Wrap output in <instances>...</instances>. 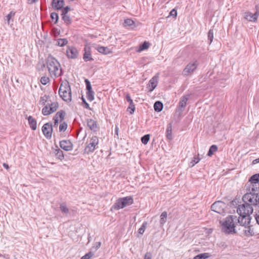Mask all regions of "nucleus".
<instances>
[{"mask_svg":"<svg viewBox=\"0 0 259 259\" xmlns=\"http://www.w3.org/2000/svg\"><path fill=\"white\" fill-rule=\"evenodd\" d=\"M59 94L60 97L65 101L69 102L71 101V92L69 82H63L59 88Z\"/></svg>","mask_w":259,"mask_h":259,"instance_id":"nucleus-3","label":"nucleus"},{"mask_svg":"<svg viewBox=\"0 0 259 259\" xmlns=\"http://www.w3.org/2000/svg\"><path fill=\"white\" fill-rule=\"evenodd\" d=\"M149 47V44L146 41H145L141 45H140L138 52H140L145 49H147Z\"/></svg>","mask_w":259,"mask_h":259,"instance_id":"nucleus-37","label":"nucleus"},{"mask_svg":"<svg viewBox=\"0 0 259 259\" xmlns=\"http://www.w3.org/2000/svg\"><path fill=\"white\" fill-rule=\"evenodd\" d=\"M200 160V158L198 156H194L192 161L190 162V166L192 167V166H194L195 164L198 163Z\"/></svg>","mask_w":259,"mask_h":259,"instance_id":"nucleus-41","label":"nucleus"},{"mask_svg":"<svg viewBox=\"0 0 259 259\" xmlns=\"http://www.w3.org/2000/svg\"><path fill=\"white\" fill-rule=\"evenodd\" d=\"M237 216L231 215L227 217L225 220L220 222L222 225V230L227 234L235 233L237 227Z\"/></svg>","mask_w":259,"mask_h":259,"instance_id":"nucleus-2","label":"nucleus"},{"mask_svg":"<svg viewBox=\"0 0 259 259\" xmlns=\"http://www.w3.org/2000/svg\"><path fill=\"white\" fill-rule=\"evenodd\" d=\"M210 256L208 253H203L198 254L194 257V259H206Z\"/></svg>","mask_w":259,"mask_h":259,"instance_id":"nucleus-30","label":"nucleus"},{"mask_svg":"<svg viewBox=\"0 0 259 259\" xmlns=\"http://www.w3.org/2000/svg\"><path fill=\"white\" fill-rule=\"evenodd\" d=\"M125 97H126V101L129 103V104H131V103H133V101L132 99H131L129 94H127L126 95Z\"/></svg>","mask_w":259,"mask_h":259,"instance_id":"nucleus-52","label":"nucleus"},{"mask_svg":"<svg viewBox=\"0 0 259 259\" xmlns=\"http://www.w3.org/2000/svg\"><path fill=\"white\" fill-rule=\"evenodd\" d=\"M65 115V112L63 110H60L56 114L54 117H55L56 118H58L59 119H60L61 121H62L64 119Z\"/></svg>","mask_w":259,"mask_h":259,"instance_id":"nucleus-31","label":"nucleus"},{"mask_svg":"<svg viewBox=\"0 0 259 259\" xmlns=\"http://www.w3.org/2000/svg\"><path fill=\"white\" fill-rule=\"evenodd\" d=\"M208 39L209 40V44L210 45L213 38V31L212 29L209 30L208 32Z\"/></svg>","mask_w":259,"mask_h":259,"instance_id":"nucleus-40","label":"nucleus"},{"mask_svg":"<svg viewBox=\"0 0 259 259\" xmlns=\"http://www.w3.org/2000/svg\"><path fill=\"white\" fill-rule=\"evenodd\" d=\"M49 97L47 95H45L41 97L39 100V103L40 105H44L47 102Z\"/></svg>","mask_w":259,"mask_h":259,"instance_id":"nucleus-38","label":"nucleus"},{"mask_svg":"<svg viewBox=\"0 0 259 259\" xmlns=\"http://www.w3.org/2000/svg\"><path fill=\"white\" fill-rule=\"evenodd\" d=\"M46 65L51 76L56 78L61 75L62 70L59 62L52 56H48Z\"/></svg>","mask_w":259,"mask_h":259,"instance_id":"nucleus-1","label":"nucleus"},{"mask_svg":"<svg viewBox=\"0 0 259 259\" xmlns=\"http://www.w3.org/2000/svg\"><path fill=\"white\" fill-rule=\"evenodd\" d=\"M53 119L54 120V126L55 127V126H57L58 124V122H59V119L58 118H56L55 117H54Z\"/></svg>","mask_w":259,"mask_h":259,"instance_id":"nucleus-54","label":"nucleus"},{"mask_svg":"<svg viewBox=\"0 0 259 259\" xmlns=\"http://www.w3.org/2000/svg\"><path fill=\"white\" fill-rule=\"evenodd\" d=\"M188 99H189L188 95L184 96L181 98L180 101L179 103V107H178L179 111L180 112H182L184 111V110L186 106L187 102Z\"/></svg>","mask_w":259,"mask_h":259,"instance_id":"nucleus-16","label":"nucleus"},{"mask_svg":"<svg viewBox=\"0 0 259 259\" xmlns=\"http://www.w3.org/2000/svg\"><path fill=\"white\" fill-rule=\"evenodd\" d=\"M85 82L86 88H87V91L92 90L90 81L88 79H87L85 80Z\"/></svg>","mask_w":259,"mask_h":259,"instance_id":"nucleus-47","label":"nucleus"},{"mask_svg":"<svg viewBox=\"0 0 259 259\" xmlns=\"http://www.w3.org/2000/svg\"><path fill=\"white\" fill-rule=\"evenodd\" d=\"M248 193H253L254 194H258L259 193V183L257 184H247Z\"/></svg>","mask_w":259,"mask_h":259,"instance_id":"nucleus-17","label":"nucleus"},{"mask_svg":"<svg viewBox=\"0 0 259 259\" xmlns=\"http://www.w3.org/2000/svg\"><path fill=\"white\" fill-rule=\"evenodd\" d=\"M237 225L246 226L249 224L250 222V217L249 215H244L237 217Z\"/></svg>","mask_w":259,"mask_h":259,"instance_id":"nucleus-14","label":"nucleus"},{"mask_svg":"<svg viewBox=\"0 0 259 259\" xmlns=\"http://www.w3.org/2000/svg\"><path fill=\"white\" fill-rule=\"evenodd\" d=\"M133 203V199L130 196L125 197L118 199L113 207L115 209H120Z\"/></svg>","mask_w":259,"mask_h":259,"instance_id":"nucleus-4","label":"nucleus"},{"mask_svg":"<svg viewBox=\"0 0 259 259\" xmlns=\"http://www.w3.org/2000/svg\"><path fill=\"white\" fill-rule=\"evenodd\" d=\"M42 131L44 136L48 139L52 137L53 127L52 124L47 123L42 127Z\"/></svg>","mask_w":259,"mask_h":259,"instance_id":"nucleus-12","label":"nucleus"},{"mask_svg":"<svg viewBox=\"0 0 259 259\" xmlns=\"http://www.w3.org/2000/svg\"><path fill=\"white\" fill-rule=\"evenodd\" d=\"M59 104L54 102L48 103L42 109V113L44 115L47 116L55 112L58 108Z\"/></svg>","mask_w":259,"mask_h":259,"instance_id":"nucleus-8","label":"nucleus"},{"mask_svg":"<svg viewBox=\"0 0 259 259\" xmlns=\"http://www.w3.org/2000/svg\"><path fill=\"white\" fill-rule=\"evenodd\" d=\"M68 40L66 38H60L57 40V45L59 47H63L67 45Z\"/></svg>","mask_w":259,"mask_h":259,"instance_id":"nucleus-32","label":"nucleus"},{"mask_svg":"<svg viewBox=\"0 0 259 259\" xmlns=\"http://www.w3.org/2000/svg\"><path fill=\"white\" fill-rule=\"evenodd\" d=\"M149 135H146L141 138V141L144 144H147L149 141Z\"/></svg>","mask_w":259,"mask_h":259,"instance_id":"nucleus-43","label":"nucleus"},{"mask_svg":"<svg viewBox=\"0 0 259 259\" xmlns=\"http://www.w3.org/2000/svg\"><path fill=\"white\" fill-rule=\"evenodd\" d=\"M84 53L83 56V59L85 62L92 61L93 60L91 56L90 48L85 46L84 48Z\"/></svg>","mask_w":259,"mask_h":259,"instance_id":"nucleus-18","label":"nucleus"},{"mask_svg":"<svg viewBox=\"0 0 259 259\" xmlns=\"http://www.w3.org/2000/svg\"><path fill=\"white\" fill-rule=\"evenodd\" d=\"M177 15V11L175 9H172L169 13L170 16L176 17Z\"/></svg>","mask_w":259,"mask_h":259,"instance_id":"nucleus-51","label":"nucleus"},{"mask_svg":"<svg viewBox=\"0 0 259 259\" xmlns=\"http://www.w3.org/2000/svg\"><path fill=\"white\" fill-rule=\"evenodd\" d=\"M85 107L87 108H89V105L87 103H85Z\"/></svg>","mask_w":259,"mask_h":259,"instance_id":"nucleus-61","label":"nucleus"},{"mask_svg":"<svg viewBox=\"0 0 259 259\" xmlns=\"http://www.w3.org/2000/svg\"><path fill=\"white\" fill-rule=\"evenodd\" d=\"M144 259H151V254L150 253H146L145 255Z\"/></svg>","mask_w":259,"mask_h":259,"instance_id":"nucleus-55","label":"nucleus"},{"mask_svg":"<svg viewBox=\"0 0 259 259\" xmlns=\"http://www.w3.org/2000/svg\"><path fill=\"white\" fill-rule=\"evenodd\" d=\"M244 202L248 203L250 206H258L259 205V195L253 193H247L243 197Z\"/></svg>","mask_w":259,"mask_h":259,"instance_id":"nucleus-5","label":"nucleus"},{"mask_svg":"<svg viewBox=\"0 0 259 259\" xmlns=\"http://www.w3.org/2000/svg\"><path fill=\"white\" fill-rule=\"evenodd\" d=\"M66 54L68 58L75 59L78 58L79 52L75 47L68 46L66 51Z\"/></svg>","mask_w":259,"mask_h":259,"instance_id":"nucleus-11","label":"nucleus"},{"mask_svg":"<svg viewBox=\"0 0 259 259\" xmlns=\"http://www.w3.org/2000/svg\"><path fill=\"white\" fill-rule=\"evenodd\" d=\"M128 109L131 110V111H130L131 114H133L134 113V112L135 111V109L134 103L130 104L129 106L128 107Z\"/></svg>","mask_w":259,"mask_h":259,"instance_id":"nucleus-50","label":"nucleus"},{"mask_svg":"<svg viewBox=\"0 0 259 259\" xmlns=\"http://www.w3.org/2000/svg\"><path fill=\"white\" fill-rule=\"evenodd\" d=\"M158 83L157 77L154 76L152 77L149 81L148 87L149 91L152 92L156 87Z\"/></svg>","mask_w":259,"mask_h":259,"instance_id":"nucleus-19","label":"nucleus"},{"mask_svg":"<svg viewBox=\"0 0 259 259\" xmlns=\"http://www.w3.org/2000/svg\"><path fill=\"white\" fill-rule=\"evenodd\" d=\"M198 66V62L195 60L189 63L184 68L183 74L184 76L191 74L196 69Z\"/></svg>","mask_w":259,"mask_h":259,"instance_id":"nucleus-9","label":"nucleus"},{"mask_svg":"<svg viewBox=\"0 0 259 259\" xmlns=\"http://www.w3.org/2000/svg\"><path fill=\"white\" fill-rule=\"evenodd\" d=\"M163 104L160 101H156L154 104V109L156 112H160L162 110Z\"/></svg>","mask_w":259,"mask_h":259,"instance_id":"nucleus-27","label":"nucleus"},{"mask_svg":"<svg viewBox=\"0 0 259 259\" xmlns=\"http://www.w3.org/2000/svg\"><path fill=\"white\" fill-rule=\"evenodd\" d=\"M166 136L167 138L169 140L172 139L171 123H169L167 126Z\"/></svg>","mask_w":259,"mask_h":259,"instance_id":"nucleus-24","label":"nucleus"},{"mask_svg":"<svg viewBox=\"0 0 259 259\" xmlns=\"http://www.w3.org/2000/svg\"><path fill=\"white\" fill-rule=\"evenodd\" d=\"M3 166H4V167L5 168H6V169H8V168H9V165H8L7 164L5 163H4L3 164Z\"/></svg>","mask_w":259,"mask_h":259,"instance_id":"nucleus-60","label":"nucleus"},{"mask_svg":"<svg viewBox=\"0 0 259 259\" xmlns=\"http://www.w3.org/2000/svg\"><path fill=\"white\" fill-rule=\"evenodd\" d=\"M15 14V13L12 11L7 16H6L5 21L7 22L8 24H10L11 20L14 16Z\"/></svg>","mask_w":259,"mask_h":259,"instance_id":"nucleus-35","label":"nucleus"},{"mask_svg":"<svg viewBox=\"0 0 259 259\" xmlns=\"http://www.w3.org/2000/svg\"><path fill=\"white\" fill-rule=\"evenodd\" d=\"M94 255V253L92 251H90L82 256L80 259H90Z\"/></svg>","mask_w":259,"mask_h":259,"instance_id":"nucleus-42","label":"nucleus"},{"mask_svg":"<svg viewBox=\"0 0 259 259\" xmlns=\"http://www.w3.org/2000/svg\"><path fill=\"white\" fill-rule=\"evenodd\" d=\"M51 18L53 20H55V23H56L58 21V15L56 13H52L51 14Z\"/></svg>","mask_w":259,"mask_h":259,"instance_id":"nucleus-49","label":"nucleus"},{"mask_svg":"<svg viewBox=\"0 0 259 259\" xmlns=\"http://www.w3.org/2000/svg\"><path fill=\"white\" fill-rule=\"evenodd\" d=\"M226 207V204L221 201H216L213 203L211 206L212 211L221 214L224 212V210Z\"/></svg>","mask_w":259,"mask_h":259,"instance_id":"nucleus-10","label":"nucleus"},{"mask_svg":"<svg viewBox=\"0 0 259 259\" xmlns=\"http://www.w3.org/2000/svg\"><path fill=\"white\" fill-rule=\"evenodd\" d=\"M49 81V78L48 77L44 76L40 79V82L42 84L46 85Z\"/></svg>","mask_w":259,"mask_h":259,"instance_id":"nucleus-46","label":"nucleus"},{"mask_svg":"<svg viewBox=\"0 0 259 259\" xmlns=\"http://www.w3.org/2000/svg\"><path fill=\"white\" fill-rule=\"evenodd\" d=\"M259 163V158H257L256 159H254L253 161H252V163L255 164H256V163Z\"/></svg>","mask_w":259,"mask_h":259,"instance_id":"nucleus-57","label":"nucleus"},{"mask_svg":"<svg viewBox=\"0 0 259 259\" xmlns=\"http://www.w3.org/2000/svg\"><path fill=\"white\" fill-rule=\"evenodd\" d=\"M217 150H218V147L216 145H213L211 146L209 148L208 152L207 153V155L208 156H212L213 155V154L217 151Z\"/></svg>","mask_w":259,"mask_h":259,"instance_id":"nucleus-34","label":"nucleus"},{"mask_svg":"<svg viewBox=\"0 0 259 259\" xmlns=\"http://www.w3.org/2000/svg\"><path fill=\"white\" fill-rule=\"evenodd\" d=\"M237 212L239 216L249 215L253 212V208L248 203L239 205L237 207Z\"/></svg>","mask_w":259,"mask_h":259,"instance_id":"nucleus-6","label":"nucleus"},{"mask_svg":"<svg viewBox=\"0 0 259 259\" xmlns=\"http://www.w3.org/2000/svg\"><path fill=\"white\" fill-rule=\"evenodd\" d=\"M67 127V124L65 122L61 123L59 126V131L60 132H64Z\"/></svg>","mask_w":259,"mask_h":259,"instance_id":"nucleus-45","label":"nucleus"},{"mask_svg":"<svg viewBox=\"0 0 259 259\" xmlns=\"http://www.w3.org/2000/svg\"><path fill=\"white\" fill-rule=\"evenodd\" d=\"M97 50L99 53L104 55L109 54L112 53L111 50L108 47L100 46L98 47Z\"/></svg>","mask_w":259,"mask_h":259,"instance_id":"nucleus-22","label":"nucleus"},{"mask_svg":"<svg viewBox=\"0 0 259 259\" xmlns=\"http://www.w3.org/2000/svg\"><path fill=\"white\" fill-rule=\"evenodd\" d=\"M124 23L125 26H131L134 24V22L131 19H126L124 20Z\"/></svg>","mask_w":259,"mask_h":259,"instance_id":"nucleus-44","label":"nucleus"},{"mask_svg":"<svg viewBox=\"0 0 259 259\" xmlns=\"http://www.w3.org/2000/svg\"><path fill=\"white\" fill-rule=\"evenodd\" d=\"M54 153L55 156L61 160H62L64 157L63 151L58 148L55 150Z\"/></svg>","mask_w":259,"mask_h":259,"instance_id":"nucleus-25","label":"nucleus"},{"mask_svg":"<svg viewBox=\"0 0 259 259\" xmlns=\"http://www.w3.org/2000/svg\"><path fill=\"white\" fill-rule=\"evenodd\" d=\"M29 3L30 4H33L34 3H35L36 2L38 1V0H28Z\"/></svg>","mask_w":259,"mask_h":259,"instance_id":"nucleus-59","label":"nucleus"},{"mask_svg":"<svg viewBox=\"0 0 259 259\" xmlns=\"http://www.w3.org/2000/svg\"><path fill=\"white\" fill-rule=\"evenodd\" d=\"M60 208L62 213L65 214H67L69 211L68 208L67 207L65 203H62L60 205Z\"/></svg>","mask_w":259,"mask_h":259,"instance_id":"nucleus-28","label":"nucleus"},{"mask_svg":"<svg viewBox=\"0 0 259 259\" xmlns=\"http://www.w3.org/2000/svg\"><path fill=\"white\" fill-rule=\"evenodd\" d=\"M249 184L259 183V174H255L251 176L249 180Z\"/></svg>","mask_w":259,"mask_h":259,"instance_id":"nucleus-26","label":"nucleus"},{"mask_svg":"<svg viewBox=\"0 0 259 259\" xmlns=\"http://www.w3.org/2000/svg\"><path fill=\"white\" fill-rule=\"evenodd\" d=\"M28 120L30 127L33 130H35L37 127V124L36 120L31 116L28 117Z\"/></svg>","mask_w":259,"mask_h":259,"instance_id":"nucleus-23","label":"nucleus"},{"mask_svg":"<svg viewBox=\"0 0 259 259\" xmlns=\"http://www.w3.org/2000/svg\"><path fill=\"white\" fill-rule=\"evenodd\" d=\"M259 16V10H256L254 14H252L249 12H246L244 13L243 17L244 19L248 21L255 22L257 20Z\"/></svg>","mask_w":259,"mask_h":259,"instance_id":"nucleus-13","label":"nucleus"},{"mask_svg":"<svg viewBox=\"0 0 259 259\" xmlns=\"http://www.w3.org/2000/svg\"><path fill=\"white\" fill-rule=\"evenodd\" d=\"M255 218L256 221V222L258 224H259V211L255 214Z\"/></svg>","mask_w":259,"mask_h":259,"instance_id":"nucleus-56","label":"nucleus"},{"mask_svg":"<svg viewBox=\"0 0 259 259\" xmlns=\"http://www.w3.org/2000/svg\"><path fill=\"white\" fill-rule=\"evenodd\" d=\"M99 140L98 137L92 136L89 141L88 144L84 148V152L89 154L93 152L98 148Z\"/></svg>","mask_w":259,"mask_h":259,"instance_id":"nucleus-7","label":"nucleus"},{"mask_svg":"<svg viewBox=\"0 0 259 259\" xmlns=\"http://www.w3.org/2000/svg\"><path fill=\"white\" fill-rule=\"evenodd\" d=\"M101 242H97L94 244V245L93 247V249H95V250L96 251L101 247Z\"/></svg>","mask_w":259,"mask_h":259,"instance_id":"nucleus-48","label":"nucleus"},{"mask_svg":"<svg viewBox=\"0 0 259 259\" xmlns=\"http://www.w3.org/2000/svg\"><path fill=\"white\" fill-rule=\"evenodd\" d=\"M167 214L166 211H163L160 215V223L161 225L163 226L166 221Z\"/></svg>","mask_w":259,"mask_h":259,"instance_id":"nucleus-29","label":"nucleus"},{"mask_svg":"<svg viewBox=\"0 0 259 259\" xmlns=\"http://www.w3.org/2000/svg\"><path fill=\"white\" fill-rule=\"evenodd\" d=\"M87 125L92 131H96L98 128L97 122L92 119L87 120Z\"/></svg>","mask_w":259,"mask_h":259,"instance_id":"nucleus-20","label":"nucleus"},{"mask_svg":"<svg viewBox=\"0 0 259 259\" xmlns=\"http://www.w3.org/2000/svg\"><path fill=\"white\" fill-rule=\"evenodd\" d=\"M60 146L65 151H70L73 148V145L69 140H63L60 141Z\"/></svg>","mask_w":259,"mask_h":259,"instance_id":"nucleus-15","label":"nucleus"},{"mask_svg":"<svg viewBox=\"0 0 259 259\" xmlns=\"http://www.w3.org/2000/svg\"><path fill=\"white\" fill-rule=\"evenodd\" d=\"M64 5L63 0H53L52 6L53 8L59 10L62 9Z\"/></svg>","mask_w":259,"mask_h":259,"instance_id":"nucleus-21","label":"nucleus"},{"mask_svg":"<svg viewBox=\"0 0 259 259\" xmlns=\"http://www.w3.org/2000/svg\"><path fill=\"white\" fill-rule=\"evenodd\" d=\"M115 133L116 135H118V127L117 125L115 126Z\"/></svg>","mask_w":259,"mask_h":259,"instance_id":"nucleus-58","label":"nucleus"},{"mask_svg":"<svg viewBox=\"0 0 259 259\" xmlns=\"http://www.w3.org/2000/svg\"><path fill=\"white\" fill-rule=\"evenodd\" d=\"M147 223L146 222H144L141 227L139 229V233L140 234H143L147 226Z\"/></svg>","mask_w":259,"mask_h":259,"instance_id":"nucleus-39","label":"nucleus"},{"mask_svg":"<svg viewBox=\"0 0 259 259\" xmlns=\"http://www.w3.org/2000/svg\"><path fill=\"white\" fill-rule=\"evenodd\" d=\"M62 19L66 24L68 25L71 23V18L67 14H62Z\"/></svg>","mask_w":259,"mask_h":259,"instance_id":"nucleus-36","label":"nucleus"},{"mask_svg":"<svg viewBox=\"0 0 259 259\" xmlns=\"http://www.w3.org/2000/svg\"><path fill=\"white\" fill-rule=\"evenodd\" d=\"M70 10V8L68 7H66L62 10V14H67L68 11Z\"/></svg>","mask_w":259,"mask_h":259,"instance_id":"nucleus-53","label":"nucleus"},{"mask_svg":"<svg viewBox=\"0 0 259 259\" xmlns=\"http://www.w3.org/2000/svg\"><path fill=\"white\" fill-rule=\"evenodd\" d=\"M94 92L92 90L87 91V97L89 101H92L94 100Z\"/></svg>","mask_w":259,"mask_h":259,"instance_id":"nucleus-33","label":"nucleus"}]
</instances>
